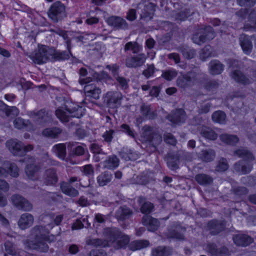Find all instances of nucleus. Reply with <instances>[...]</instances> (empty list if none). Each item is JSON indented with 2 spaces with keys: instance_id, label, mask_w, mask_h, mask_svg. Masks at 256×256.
<instances>
[{
  "instance_id": "obj_3",
  "label": "nucleus",
  "mask_w": 256,
  "mask_h": 256,
  "mask_svg": "<svg viewBox=\"0 0 256 256\" xmlns=\"http://www.w3.org/2000/svg\"><path fill=\"white\" fill-rule=\"evenodd\" d=\"M64 108H59L56 111V114L58 118L62 122H66L69 120L70 117L79 118L83 116L84 113V108L82 106H79L75 104H68Z\"/></svg>"
},
{
  "instance_id": "obj_27",
  "label": "nucleus",
  "mask_w": 256,
  "mask_h": 256,
  "mask_svg": "<svg viewBox=\"0 0 256 256\" xmlns=\"http://www.w3.org/2000/svg\"><path fill=\"white\" fill-rule=\"evenodd\" d=\"M38 168L33 164H28L26 169V173L29 179L34 180L37 178Z\"/></svg>"
},
{
  "instance_id": "obj_29",
  "label": "nucleus",
  "mask_w": 256,
  "mask_h": 256,
  "mask_svg": "<svg viewBox=\"0 0 256 256\" xmlns=\"http://www.w3.org/2000/svg\"><path fill=\"white\" fill-rule=\"evenodd\" d=\"M132 212L125 206L120 207L116 212V216L118 219L124 220L131 215Z\"/></svg>"
},
{
  "instance_id": "obj_44",
  "label": "nucleus",
  "mask_w": 256,
  "mask_h": 256,
  "mask_svg": "<svg viewBox=\"0 0 256 256\" xmlns=\"http://www.w3.org/2000/svg\"><path fill=\"white\" fill-rule=\"evenodd\" d=\"M196 180L200 184H207L212 182V178L206 174H198L196 176Z\"/></svg>"
},
{
  "instance_id": "obj_53",
  "label": "nucleus",
  "mask_w": 256,
  "mask_h": 256,
  "mask_svg": "<svg viewBox=\"0 0 256 256\" xmlns=\"http://www.w3.org/2000/svg\"><path fill=\"white\" fill-rule=\"evenodd\" d=\"M256 2V0H238V4L240 6H252Z\"/></svg>"
},
{
  "instance_id": "obj_34",
  "label": "nucleus",
  "mask_w": 256,
  "mask_h": 256,
  "mask_svg": "<svg viewBox=\"0 0 256 256\" xmlns=\"http://www.w3.org/2000/svg\"><path fill=\"white\" fill-rule=\"evenodd\" d=\"M84 223H86V226L88 227L90 226V223L88 222V218H84L82 220L80 219L76 220V222L72 224V230H80L84 226Z\"/></svg>"
},
{
  "instance_id": "obj_33",
  "label": "nucleus",
  "mask_w": 256,
  "mask_h": 256,
  "mask_svg": "<svg viewBox=\"0 0 256 256\" xmlns=\"http://www.w3.org/2000/svg\"><path fill=\"white\" fill-rule=\"evenodd\" d=\"M221 140L227 144L234 145L238 141V138L236 136L224 134L220 136Z\"/></svg>"
},
{
  "instance_id": "obj_21",
  "label": "nucleus",
  "mask_w": 256,
  "mask_h": 256,
  "mask_svg": "<svg viewBox=\"0 0 256 256\" xmlns=\"http://www.w3.org/2000/svg\"><path fill=\"white\" fill-rule=\"evenodd\" d=\"M60 188L62 192L68 196L74 197L77 196L78 194V191L72 188L68 183H62Z\"/></svg>"
},
{
  "instance_id": "obj_42",
  "label": "nucleus",
  "mask_w": 256,
  "mask_h": 256,
  "mask_svg": "<svg viewBox=\"0 0 256 256\" xmlns=\"http://www.w3.org/2000/svg\"><path fill=\"white\" fill-rule=\"evenodd\" d=\"M61 132L60 128H46L43 131V134L48 137L54 138L56 137Z\"/></svg>"
},
{
  "instance_id": "obj_24",
  "label": "nucleus",
  "mask_w": 256,
  "mask_h": 256,
  "mask_svg": "<svg viewBox=\"0 0 256 256\" xmlns=\"http://www.w3.org/2000/svg\"><path fill=\"white\" fill-rule=\"evenodd\" d=\"M200 133L204 138L210 140H216L218 137V134L214 130L205 126L200 128Z\"/></svg>"
},
{
  "instance_id": "obj_48",
  "label": "nucleus",
  "mask_w": 256,
  "mask_h": 256,
  "mask_svg": "<svg viewBox=\"0 0 256 256\" xmlns=\"http://www.w3.org/2000/svg\"><path fill=\"white\" fill-rule=\"evenodd\" d=\"M177 75L176 71L174 70H168L162 74V76L167 80H170Z\"/></svg>"
},
{
  "instance_id": "obj_28",
  "label": "nucleus",
  "mask_w": 256,
  "mask_h": 256,
  "mask_svg": "<svg viewBox=\"0 0 256 256\" xmlns=\"http://www.w3.org/2000/svg\"><path fill=\"white\" fill-rule=\"evenodd\" d=\"M149 244L146 240H136L130 244V248L131 250L134 251L147 247Z\"/></svg>"
},
{
  "instance_id": "obj_18",
  "label": "nucleus",
  "mask_w": 256,
  "mask_h": 256,
  "mask_svg": "<svg viewBox=\"0 0 256 256\" xmlns=\"http://www.w3.org/2000/svg\"><path fill=\"white\" fill-rule=\"evenodd\" d=\"M34 222L33 216L29 214H24L20 218L18 224L21 229H26L30 226Z\"/></svg>"
},
{
  "instance_id": "obj_36",
  "label": "nucleus",
  "mask_w": 256,
  "mask_h": 256,
  "mask_svg": "<svg viewBox=\"0 0 256 256\" xmlns=\"http://www.w3.org/2000/svg\"><path fill=\"white\" fill-rule=\"evenodd\" d=\"M244 162H245L242 160L239 163L236 164L234 166V170L242 174L249 172L252 168L251 165L250 164H247V166L244 165L242 166V164H243Z\"/></svg>"
},
{
  "instance_id": "obj_55",
  "label": "nucleus",
  "mask_w": 256,
  "mask_h": 256,
  "mask_svg": "<svg viewBox=\"0 0 256 256\" xmlns=\"http://www.w3.org/2000/svg\"><path fill=\"white\" fill-rule=\"evenodd\" d=\"M121 128H122L123 132L126 133L129 136L132 138L134 137V134L128 125L123 124L121 126Z\"/></svg>"
},
{
  "instance_id": "obj_11",
  "label": "nucleus",
  "mask_w": 256,
  "mask_h": 256,
  "mask_svg": "<svg viewBox=\"0 0 256 256\" xmlns=\"http://www.w3.org/2000/svg\"><path fill=\"white\" fill-rule=\"evenodd\" d=\"M122 98V94L118 92H108L104 96V102L108 106L114 108L120 104V100Z\"/></svg>"
},
{
  "instance_id": "obj_25",
  "label": "nucleus",
  "mask_w": 256,
  "mask_h": 256,
  "mask_svg": "<svg viewBox=\"0 0 256 256\" xmlns=\"http://www.w3.org/2000/svg\"><path fill=\"white\" fill-rule=\"evenodd\" d=\"M44 178L47 185L54 184L57 182V177L53 169H49L46 171Z\"/></svg>"
},
{
  "instance_id": "obj_50",
  "label": "nucleus",
  "mask_w": 256,
  "mask_h": 256,
  "mask_svg": "<svg viewBox=\"0 0 256 256\" xmlns=\"http://www.w3.org/2000/svg\"><path fill=\"white\" fill-rule=\"evenodd\" d=\"M182 52L184 57L188 59L192 58L195 55L194 50L189 48L184 50Z\"/></svg>"
},
{
  "instance_id": "obj_2",
  "label": "nucleus",
  "mask_w": 256,
  "mask_h": 256,
  "mask_svg": "<svg viewBox=\"0 0 256 256\" xmlns=\"http://www.w3.org/2000/svg\"><path fill=\"white\" fill-rule=\"evenodd\" d=\"M104 241L98 238H88L86 241L88 245L94 246H112L116 248L126 246L130 242V237L124 234L116 228H106L104 230Z\"/></svg>"
},
{
  "instance_id": "obj_37",
  "label": "nucleus",
  "mask_w": 256,
  "mask_h": 256,
  "mask_svg": "<svg viewBox=\"0 0 256 256\" xmlns=\"http://www.w3.org/2000/svg\"><path fill=\"white\" fill-rule=\"evenodd\" d=\"M138 202L140 204H142L140 210L142 213H150L152 211L153 208V204L152 203L145 202L143 198H140Z\"/></svg>"
},
{
  "instance_id": "obj_35",
  "label": "nucleus",
  "mask_w": 256,
  "mask_h": 256,
  "mask_svg": "<svg viewBox=\"0 0 256 256\" xmlns=\"http://www.w3.org/2000/svg\"><path fill=\"white\" fill-rule=\"evenodd\" d=\"M118 164L119 160L118 158L115 156H112L109 157V158L104 162V166L105 168L108 169H113L118 166Z\"/></svg>"
},
{
  "instance_id": "obj_58",
  "label": "nucleus",
  "mask_w": 256,
  "mask_h": 256,
  "mask_svg": "<svg viewBox=\"0 0 256 256\" xmlns=\"http://www.w3.org/2000/svg\"><path fill=\"white\" fill-rule=\"evenodd\" d=\"M136 18V12L134 9H130L128 12L126 16V18L129 20L132 21Z\"/></svg>"
},
{
  "instance_id": "obj_61",
  "label": "nucleus",
  "mask_w": 256,
  "mask_h": 256,
  "mask_svg": "<svg viewBox=\"0 0 256 256\" xmlns=\"http://www.w3.org/2000/svg\"><path fill=\"white\" fill-rule=\"evenodd\" d=\"M90 150L94 154L102 152L99 146L98 145L96 144H92L90 146Z\"/></svg>"
},
{
  "instance_id": "obj_22",
  "label": "nucleus",
  "mask_w": 256,
  "mask_h": 256,
  "mask_svg": "<svg viewBox=\"0 0 256 256\" xmlns=\"http://www.w3.org/2000/svg\"><path fill=\"white\" fill-rule=\"evenodd\" d=\"M209 70L212 74H220L223 70V66L218 60H212L210 63Z\"/></svg>"
},
{
  "instance_id": "obj_9",
  "label": "nucleus",
  "mask_w": 256,
  "mask_h": 256,
  "mask_svg": "<svg viewBox=\"0 0 256 256\" xmlns=\"http://www.w3.org/2000/svg\"><path fill=\"white\" fill-rule=\"evenodd\" d=\"M12 200L13 204L18 209L28 211L32 209V204L27 200L19 195L12 196Z\"/></svg>"
},
{
  "instance_id": "obj_56",
  "label": "nucleus",
  "mask_w": 256,
  "mask_h": 256,
  "mask_svg": "<svg viewBox=\"0 0 256 256\" xmlns=\"http://www.w3.org/2000/svg\"><path fill=\"white\" fill-rule=\"evenodd\" d=\"M64 40H66V42L67 44V48L69 51L68 53H66V52H64L63 53H62L60 54V58L62 59H66L70 58V42L68 40H66V38L64 37Z\"/></svg>"
},
{
  "instance_id": "obj_8",
  "label": "nucleus",
  "mask_w": 256,
  "mask_h": 256,
  "mask_svg": "<svg viewBox=\"0 0 256 256\" xmlns=\"http://www.w3.org/2000/svg\"><path fill=\"white\" fill-rule=\"evenodd\" d=\"M89 77L88 79L84 80V82L88 84L92 80H90ZM84 90L87 96L93 98L94 99H98L100 97L101 93L100 90L97 88L94 84H87L84 88Z\"/></svg>"
},
{
  "instance_id": "obj_45",
  "label": "nucleus",
  "mask_w": 256,
  "mask_h": 256,
  "mask_svg": "<svg viewBox=\"0 0 256 256\" xmlns=\"http://www.w3.org/2000/svg\"><path fill=\"white\" fill-rule=\"evenodd\" d=\"M141 49L140 46L136 42H128L125 46V50H132L134 54L138 53Z\"/></svg>"
},
{
  "instance_id": "obj_62",
  "label": "nucleus",
  "mask_w": 256,
  "mask_h": 256,
  "mask_svg": "<svg viewBox=\"0 0 256 256\" xmlns=\"http://www.w3.org/2000/svg\"><path fill=\"white\" fill-rule=\"evenodd\" d=\"M113 133L114 131L112 130L106 132L103 135L104 140L108 142H110Z\"/></svg>"
},
{
  "instance_id": "obj_63",
  "label": "nucleus",
  "mask_w": 256,
  "mask_h": 256,
  "mask_svg": "<svg viewBox=\"0 0 256 256\" xmlns=\"http://www.w3.org/2000/svg\"><path fill=\"white\" fill-rule=\"evenodd\" d=\"M106 220V216L100 214H97L95 216V220L98 223H103Z\"/></svg>"
},
{
  "instance_id": "obj_40",
  "label": "nucleus",
  "mask_w": 256,
  "mask_h": 256,
  "mask_svg": "<svg viewBox=\"0 0 256 256\" xmlns=\"http://www.w3.org/2000/svg\"><path fill=\"white\" fill-rule=\"evenodd\" d=\"M14 127L18 129L26 128L27 130H30V126L28 124V121H25L24 120L18 118L14 121Z\"/></svg>"
},
{
  "instance_id": "obj_54",
  "label": "nucleus",
  "mask_w": 256,
  "mask_h": 256,
  "mask_svg": "<svg viewBox=\"0 0 256 256\" xmlns=\"http://www.w3.org/2000/svg\"><path fill=\"white\" fill-rule=\"evenodd\" d=\"M19 113L18 110L15 106L10 107L7 108L6 111V114L8 116H10L11 114L14 116H17Z\"/></svg>"
},
{
  "instance_id": "obj_51",
  "label": "nucleus",
  "mask_w": 256,
  "mask_h": 256,
  "mask_svg": "<svg viewBox=\"0 0 256 256\" xmlns=\"http://www.w3.org/2000/svg\"><path fill=\"white\" fill-rule=\"evenodd\" d=\"M206 250L212 255L216 256L218 254V250L214 244H209L206 246Z\"/></svg>"
},
{
  "instance_id": "obj_32",
  "label": "nucleus",
  "mask_w": 256,
  "mask_h": 256,
  "mask_svg": "<svg viewBox=\"0 0 256 256\" xmlns=\"http://www.w3.org/2000/svg\"><path fill=\"white\" fill-rule=\"evenodd\" d=\"M214 152L212 150H202L199 155L200 158L203 161L208 162L212 160L214 158Z\"/></svg>"
},
{
  "instance_id": "obj_19",
  "label": "nucleus",
  "mask_w": 256,
  "mask_h": 256,
  "mask_svg": "<svg viewBox=\"0 0 256 256\" xmlns=\"http://www.w3.org/2000/svg\"><path fill=\"white\" fill-rule=\"evenodd\" d=\"M234 242L238 246H246L252 242V239L246 234H239L235 236L234 238Z\"/></svg>"
},
{
  "instance_id": "obj_38",
  "label": "nucleus",
  "mask_w": 256,
  "mask_h": 256,
  "mask_svg": "<svg viewBox=\"0 0 256 256\" xmlns=\"http://www.w3.org/2000/svg\"><path fill=\"white\" fill-rule=\"evenodd\" d=\"M170 254L168 248L161 246L153 249L152 251V256H169Z\"/></svg>"
},
{
  "instance_id": "obj_16",
  "label": "nucleus",
  "mask_w": 256,
  "mask_h": 256,
  "mask_svg": "<svg viewBox=\"0 0 256 256\" xmlns=\"http://www.w3.org/2000/svg\"><path fill=\"white\" fill-rule=\"evenodd\" d=\"M168 118L173 124H179L184 122L185 112L182 109L177 110L174 112L170 115Z\"/></svg>"
},
{
  "instance_id": "obj_1",
  "label": "nucleus",
  "mask_w": 256,
  "mask_h": 256,
  "mask_svg": "<svg viewBox=\"0 0 256 256\" xmlns=\"http://www.w3.org/2000/svg\"><path fill=\"white\" fill-rule=\"evenodd\" d=\"M62 220V215L57 216L54 218L50 216H46L44 218V222L46 223L44 228L42 226H37L34 228L32 232L31 238L34 240H28L26 245L31 249L37 250L42 252H45L48 250V246L46 242H52L55 238L52 235L47 238L48 230L54 226L53 222L56 225H58Z\"/></svg>"
},
{
  "instance_id": "obj_6",
  "label": "nucleus",
  "mask_w": 256,
  "mask_h": 256,
  "mask_svg": "<svg viewBox=\"0 0 256 256\" xmlns=\"http://www.w3.org/2000/svg\"><path fill=\"white\" fill-rule=\"evenodd\" d=\"M214 34L212 28L208 26L206 28H200L194 35L193 42L198 44L204 42L206 40H211L214 38Z\"/></svg>"
},
{
  "instance_id": "obj_14",
  "label": "nucleus",
  "mask_w": 256,
  "mask_h": 256,
  "mask_svg": "<svg viewBox=\"0 0 256 256\" xmlns=\"http://www.w3.org/2000/svg\"><path fill=\"white\" fill-rule=\"evenodd\" d=\"M4 168L0 167V176H6L8 174V171L6 170V168H8L10 170V174L16 177L18 176V168L14 164H10L9 162H6L4 164Z\"/></svg>"
},
{
  "instance_id": "obj_10",
  "label": "nucleus",
  "mask_w": 256,
  "mask_h": 256,
  "mask_svg": "<svg viewBox=\"0 0 256 256\" xmlns=\"http://www.w3.org/2000/svg\"><path fill=\"white\" fill-rule=\"evenodd\" d=\"M196 80V75L193 72L182 74L178 77L177 80L178 86L185 88L192 86Z\"/></svg>"
},
{
  "instance_id": "obj_7",
  "label": "nucleus",
  "mask_w": 256,
  "mask_h": 256,
  "mask_svg": "<svg viewBox=\"0 0 256 256\" xmlns=\"http://www.w3.org/2000/svg\"><path fill=\"white\" fill-rule=\"evenodd\" d=\"M49 17L54 22H58L66 16L65 6L60 2L54 3L48 12Z\"/></svg>"
},
{
  "instance_id": "obj_26",
  "label": "nucleus",
  "mask_w": 256,
  "mask_h": 256,
  "mask_svg": "<svg viewBox=\"0 0 256 256\" xmlns=\"http://www.w3.org/2000/svg\"><path fill=\"white\" fill-rule=\"evenodd\" d=\"M53 152L60 158L64 159L66 154V148L64 144H58L52 148Z\"/></svg>"
},
{
  "instance_id": "obj_23",
  "label": "nucleus",
  "mask_w": 256,
  "mask_h": 256,
  "mask_svg": "<svg viewBox=\"0 0 256 256\" xmlns=\"http://www.w3.org/2000/svg\"><path fill=\"white\" fill-rule=\"evenodd\" d=\"M106 68L112 71V74H114V76H116V78L118 82L120 84L122 88H126L127 87L126 80L123 78L117 76L118 72V67L116 64H114L112 65V66H106Z\"/></svg>"
},
{
  "instance_id": "obj_57",
  "label": "nucleus",
  "mask_w": 256,
  "mask_h": 256,
  "mask_svg": "<svg viewBox=\"0 0 256 256\" xmlns=\"http://www.w3.org/2000/svg\"><path fill=\"white\" fill-rule=\"evenodd\" d=\"M83 172L86 176H91L94 174V170L91 165L85 166L83 168Z\"/></svg>"
},
{
  "instance_id": "obj_59",
  "label": "nucleus",
  "mask_w": 256,
  "mask_h": 256,
  "mask_svg": "<svg viewBox=\"0 0 256 256\" xmlns=\"http://www.w3.org/2000/svg\"><path fill=\"white\" fill-rule=\"evenodd\" d=\"M154 72V68L152 66H149L146 70L143 72L144 74L147 78L150 76Z\"/></svg>"
},
{
  "instance_id": "obj_43",
  "label": "nucleus",
  "mask_w": 256,
  "mask_h": 256,
  "mask_svg": "<svg viewBox=\"0 0 256 256\" xmlns=\"http://www.w3.org/2000/svg\"><path fill=\"white\" fill-rule=\"evenodd\" d=\"M226 116L222 111H216L212 115V119L214 122L219 124H224L226 120Z\"/></svg>"
},
{
  "instance_id": "obj_49",
  "label": "nucleus",
  "mask_w": 256,
  "mask_h": 256,
  "mask_svg": "<svg viewBox=\"0 0 256 256\" xmlns=\"http://www.w3.org/2000/svg\"><path fill=\"white\" fill-rule=\"evenodd\" d=\"M6 251L8 254L11 255H15L16 252L15 251V247L14 245L10 242H6L5 244Z\"/></svg>"
},
{
  "instance_id": "obj_46",
  "label": "nucleus",
  "mask_w": 256,
  "mask_h": 256,
  "mask_svg": "<svg viewBox=\"0 0 256 256\" xmlns=\"http://www.w3.org/2000/svg\"><path fill=\"white\" fill-rule=\"evenodd\" d=\"M228 168V164L226 160L222 158L220 159L216 168V170L218 172H224Z\"/></svg>"
},
{
  "instance_id": "obj_20",
  "label": "nucleus",
  "mask_w": 256,
  "mask_h": 256,
  "mask_svg": "<svg viewBox=\"0 0 256 256\" xmlns=\"http://www.w3.org/2000/svg\"><path fill=\"white\" fill-rule=\"evenodd\" d=\"M240 44L244 52L246 54H249L252 49V42L250 40L249 37L242 34L240 38Z\"/></svg>"
},
{
  "instance_id": "obj_13",
  "label": "nucleus",
  "mask_w": 256,
  "mask_h": 256,
  "mask_svg": "<svg viewBox=\"0 0 256 256\" xmlns=\"http://www.w3.org/2000/svg\"><path fill=\"white\" fill-rule=\"evenodd\" d=\"M146 60V56L143 54H140L136 56L128 58L126 65L128 67H137L142 66Z\"/></svg>"
},
{
  "instance_id": "obj_15",
  "label": "nucleus",
  "mask_w": 256,
  "mask_h": 256,
  "mask_svg": "<svg viewBox=\"0 0 256 256\" xmlns=\"http://www.w3.org/2000/svg\"><path fill=\"white\" fill-rule=\"evenodd\" d=\"M106 22L108 25L115 28H126L128 26L124 20L116 16H112L106 20Z\"/></svg>"
},
{
  "instance_id": "obj_47",
  "label": "nucleus",
  "mask_w": 256,
  "mask_h": 256,
  "mask_svg": "<svg viewBox=\"0 0 256 256\" xmlns=\"http://www.w3.org/2000/svg\"><path fill=\"white\" fill-rule=\"evenodd\" d=\"M212 48L210 46H206L200 54V57L202 60L212 56Z\"/></svg>"
},
{
  "instance_id": "obj_30",
  "label": "nucleus",
  "mask_w": 256,
  "mask_h": 256,
  "mask_svg": "<svg viewBox=\"0 0 256 256\" xmlns=\"http://www.w3.org/2000/svg\"><path fill=\"white\" fill-rule=\"evenodd\" d=\"M234 156L245 158L246 160L253 159L252 154L250 152L243 148H239L234 152Z\"/></svg>"
},
{
  "instance_id": "obj_31",
  "label": "nucleus",
  "mask_w": 256,
  "mask_h": 256,
  "mask_svg": "<svg viewBox=\"0 0 256 256\" xmlns=\"http://www.w3.org/2000/svg\"><path fill=\"white\" fill-rule=\"evenodd\" d=\"M233 78L238 82L242 84H248L250 82V81L244 76H243L240 71L238 70H234L232 75Z\"/></svg>"
},
{
  "instance_id": "obj_17",
  "label": "nucleus",
  "mask_w": 256,
  "mask_h": 256,
  "mask_svg": "<svg viewBox=\"0 0 256 256\" xmlns=\"http://www.w3.org/2000/svg\"><path fill=\"white\" fill-rule=\"evenodd\" d=\"M142 223L144 225L147 226L148 230L152 232L156 230L159 226V222L158 220L150 216L146 215L144 216Z\"/></svg>"
},
{
  "instance_id": "obj_5",
  "label": "nucleus",
  "mask_w": 256,
  "mask_h": 256,
  "mask_svg": "<svg viewBox=\"0 0 256 256\" xmlns=\"http://www.w3.org/2000/svg\"><path fill=\"white\" fill-rule=\"evenodd\" d=\"M6 146L15 156H22L25 152L32 150V145L24 146L22 144L17 140H10L6 143Z\"/></svg>"
},
{
  "instance_id": "obj_12",
  "label": "nucleus",
  "mask_w": 256,
  "mask_h": 256,
  "mask_svg": "<svg viewBox=\"0 0 256 256\" xmlns=\"http://www.w3.org/2000/svg\"><path fill=\"white\" fill-rule=\"evenodd\" d=\"M28 115L40 124L48 122L50 119V117L48 116V114L46 113L44 110L32 111L28 113Z\"/></svg>"
},
{
  "instance_id": "obj_4",
  "label": "nucleus",
  "mask_w": 256,
  "mask_h": 256,
  "mask_svg": "<svg viewBox=\"0 0 256 256\" xmlns=\"http://www.w3.org/2000/svg\"><path fill=\"white\" fill-rule=\"evenodd\" d=\"M34 63L42 64L46 62L48 60H52L58 58V54L52 48L45 46H38V51L34 55L30 56Z\"/></svg>"
},
{
  "instance_id": "obj_60",
  "label": "nucleus",
  "mask_w": 256,
  "mask_h": 256,
  "mask_svg": "<svg viewBox=\"0 0 256 256\" xmlns=\"http://www.w3.org/2000/svg\"><path fill=\"white\" fill-rule=\"evenodd\" d=\"M85 148L81 146H78L74 150V152L76 155L80 156L84 154Z\"/></svg>"
},
{
  "instance_id": "obj_52",
  "label": "nucleus",
  "mask_w": 256,
  "mask_h": 256,
  "mask_svg": "<svg viewBox=\"0 0 256 256\" xmlns=\"http://www.w3.org/2000/svg\"><path fill=\"white\" fill-rule=\"evenodd\" d=\"M164 140L166 143L174 145L176 144V140L172 135L170 134H168L164 136Z\"/></svg>"
},
{
  "instance_id": "obj_64",
  "label": "nucleus",
  "mask_w": 256,
  "mask_h": 256,
  "mask_svg": "<svg viewBox=\"0 0 256 256\" xmlns=\"http://www.w3.org/2000/svg\"><path fill=\"white\" fill-rule=\"evenodd\" d=\"M167 164L168 166L172 170H175L178 168L177 163L172 162L170 159H168Z\"/></svg>"
},
{
  "instance_id": "obj_39",
  "label": "nucleus",
  "mask_w": 256,
  "mask_h": 256,
  "mask_svg": "<svg viewBox=\"0 0 256 256\" xmlns=\"http://www.w3.org/2000/svg\"><path fill=\"white\" fill-rule=\"evenodd\" d=\"M9 188L8 184L5 181L0 180V190L4 192H6ZM7 203L6 199L4 197L0 192V206H4Z\"/></svg>"
},
{
  "instance_id": "obj_41",
  "label": "nucleus",
  "mask_w": 256,
  "mask_h": 256,
  "mask_svg": "<svg viewBox=\"0 0 256 256\" xmlns=\"http://www.w3.org/2000/svg\"><path fill=\"white\" fill-rule=\"evenodd\" d=\"M112 177L111 174H102L98 177V182L100 186H104L111 181Z\"/></svg>"
}]
</instances>
